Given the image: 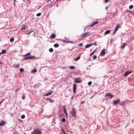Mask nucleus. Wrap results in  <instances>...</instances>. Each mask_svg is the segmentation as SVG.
<instances>
[{
  "label": "nucleus",
  "mask_w": 134,
  "mask_h": 134,
  "mask_svg": "<svg viewBox=\"0 0 134 134\" xmlns=\"http://www.w3.org/2000/svg\"><path fill=\"white\" fill-rule=\"evenodd\" d=\"M31 134H42L41 132L37 129H35L31 133Z\"/></svg>",
  "instance_id": "nucleus-1"
},
{
  "label": "nucleus",
  "mask_w": 134,
  "mask_h": 134,
  "mask_svg": "<svg viewBox=\"0 0 134 134\" xmlns=\"http://www.w3.org/2000/svg\"><path fill=\"white\" fill-rule=\"evenodd\" d=\"M70 113L72 116L74 117H76V111L75 108H73L70 112Z\"/></svg>",
  "instance_id": "nucleus-2"
},
{
  "label": "nucleus",
  "mask_w": 134,
  "mask_h": 134,
  "mask_svg": "<svg viewBox=\"0 0 134 134\" xmlns=\"http://www.w3.org/2000/svg\"><path fill=\"white\" fill-rule=\"evenodd\" d=\"M74 81L76 83H80L81 82V80L80 78H76L75 79Z\"/></svg>",
  "instance_id": "nucleus-3"
},
{
  "label": "nucleus",
  "mask_w": 134,
  "mask_h": 134,
  "mask_svg": "<svg viewBox=\"0 0 134 134\" xmlns=\"http://www.w3.org/2000/svg\"><path fill=\"white\" fill-rule=\"evenodd\" d=\"M35 58V57L34 56H31L28 57H26L24 58L23 59L24 60H28L29 59H34Z\"/></svg>",
  "instance_id": "nucleus-4"
},
{
  "label": "nucleus",
  "mask_w": 134,
  "mask_h": 134,
  "mask_svg": "<svg viewBox=\"0 0 134 134\" xmlns=\"http://www.w3.org/2000/svg\"><path fill=\"white\" fill-rule=\"evenodd\" d=\"M120 102V100L119 99H118L117 100L113 101V104H114V105H116L118 104V103Z\"/></svg>",
  "instance_id": "nucleus-5"
},
{
  "label": "nucleus",
  "mask_w": 134,
  "mask_h": 134,
  "mask_svg": "<svg viewBox=\"0 0 134 134\" xmlns=\"http://www.w3.org/2000/svg\"><path fill=\"white\" fill-rule=\"evenodd\" d=\"M88 32L85 33L84 34L82 35L81 36L82 39L86 38L87 37V34H88Z\"/></svg>",
  "instance_id": "nucleus-6"
},
{
  "label": "nucleus",
  "mask_w": 134,
  "mask_h": 134,
  "mask_svg": "<svg viewBox=\"0 0 134 134\" xmlns=\"http://www.w3.org/2000/svg\"><path fill=\"white\" fill-rule=\"evenodd\" d=\"M105 96H109L110 98H112L114 97V95H111L110 93H108L106 94Z\"/></svg>",
  "instance_id": "nucleus-7"
},
{
  "label": "nucleus",
  "mask_w": 134,
  "mask_h": 134,
  "mask_svg": "<svg viewBox=\"0 0 134 134\" xmlns=\"http://www.w3.org/2000/svg\"><path fill=\"white\" fill-rule=\"evenodd\" d=\"M132 72V71H130L126 72L124 74V76H127L128 75L130 74Z\"/></svg>",
  "instance_id": "nucleus-8"
},
{
  "label": "nucleus",
  "mask_w": 134,
  "mask_h": 134,
  "mask_svg": "<svg viewBox=\"0 0 134 134\" xmlns=\"http://www.w3.org/2000/svg\"><path fill=\"white\" fill-rule=\"evenodd\" d=\"M105 54V49H103L101 52L100 55L101 56H103Z\"/></svg>",
  "instance_id": "nucleus-9"
},
{
  "label": "nucleus",
  "mask_w": 134,
  "mask_h": 134,
  "mask_svg": "<svg viewBox=\"0 0 134 134\" xmlns=\"http://www.w3.org/2000/svg\"><path fill=\"white\" fill-rule=\"evenodd\" d=\"M76 85L75 83H74L73 85V92H76Z\"/></svg>",
  "instance_id": "nucleus-10"
},
{
  "label": "nucleus",
  "mask_w": 134,
  "mask_h": 134,
  "mask_svg": "<svg viewBox=\"0 0 134 134\" xmlns=\"http://www.w3.org/2000/svg\"><path fill=\"white\" fill-rule=\"evenodd\" d=\"M93 44V43H91L86 45L85 46V47L86 48H87L90 47Z\"/></svg>",
  "instance_id": "nucleus-11"
},
{
  "label": "nucleus",
  "mask_w": 134,
  "mask_h": 134,
  "mask_svg": "<svg viewBox=\"0 0 134 134\" xmlns=\"http://www.w3.org/2000/svg\"><path fill=\"white\" fill-rule=\"evenodd\" d=\"M5 123V121H1L0 123V126H4V125Z\"/></svg>",
  "instance_id": "nucleus-12"
},
{
  "label": "nucleus",
  "mask_w": 134,
  "mask_h": 134,
  "mask_svg": "<svg viewBox=\"0 0 134 134\" xmlns=\"http://www.w3.org/2000/svg\"><path fill=\"white\" fill-rule=\"evenodd\" d=\"M55 35L54 34H52L51 35V36H50V38H55Z\"/></svg>",
  "instance_id": "nucleus-13"
},
{
  "label": "nucleus",
  "mask_w": 134,
  "mask_h": 134,
  "mask_svg": "<svg viewBox=\"0 0 134 134\" xmlns=\"http://www.w3.org/2000/svg\"><path fill=\"white\" fill-rule=\"evenodd\" d=\"M62 131L61 132L60 134H67L66 132L64 131L63 129L61 127Z\"/></svg>",
  "instance_id": "nucleus-14"
},
{
  "label": "nucleus",
  "mask_w": 134,
  "mask_h": 134,
  "mask_svg": "<svg viewBox=\"0 0 134 134\" xmlns=\"http://www.w3.org/2000/svg\"><path fill=\"white\" fill-rule=\"evenodd\" d=\"M110 32V30H107L105 32L104 34L105 35H107L109 34Z\"/></svg>",
  "instance_id": "nucleus-15"
},
{
  "label": "nucleus",
  "mask_w": 134,
  "mask_h": 134,
  "mask_svg": "<svg viewBox=\"0 0 134 134\" xmlns=\"http://www.w3.org/2000/svg\"><path fill=\"white\" fill-rule=\"evenodd\" d=\"M6 52V51L5 50H3L2 51V52L0 53V55H1L2 54H4Z\"/></svg>",
  "instance_id": "nucleus-16"
},
{
  "label": "nucleus",
  "mask_w": 134,
  "mask_h": 134,
  "mask_svg": "<svg viewBox=\"0 0 134 134\" xmlns=\"http://www.w3.org/2000/svg\"><path fill=\"white\" fill-rule=\"evenodd\" d=\"M63 109V110L64 112V113L65 115L68 114V113H67L66 109H65V107H64Z\"/></svg>",
  "instance_id": "nucleus-17"
},
{
  "label": "nucleus",
  "mask_w": 134,
  "mask_h": 134,
  "mask_svg": "<svg viewBox=\"0 0 134 134\" xmlns=\"http://www.w3.org/2000/svg\"><path fill=\"white\" fill-rule=\"evenodd\" d=\"M36 71L37 70L35 68L33 70H32L31 71V72L33 73H35L36 72Z\"/></svg>",
  "instance_id": "nucleus-18"
},
{
  "label": "nucleus",
  "mask_w": 134,
  "mask_h": 134,
  "mask_svg": "<svg viewBox=\"0 0 134 134\" xmlns=\"http://www.w3.org/2000/svg\"><path fill=\"white\" fill-rule=\"evenodd\" d=\"M98 23V22L97 21H96L94 22L92 25L91 26V27L93 26L94 25L97 24Z\"/></svg>",
  "instance_id": "nucleus-19"
},
{
  "label": "nucleus",
  "mask_w": 134,
  "mask_h": 134,
  "mask_svg": "<svg viewBox=\"0 0 134 134\" xmlns=\"http://www.w3.org/2000/svg\"><path fill=\"white\" fill-rule=\"evenodd\" d=\"M126 46V43H123V44L121 46V47L122 48H124L125 47V46Z\"/></svg>",
  "instance_id": "nucleus-20"
},
{
  "label": "nucleus",
  "mask_w": 134,
  "mask_h": 134,
  "mask_svg": "<svg viewBox=\"0 0 134 134\" xmlns=\"http://www.w3.org/2000/svg\"><path fill=\"white\" fill-rule=\"evenodd\" d=\"M120 26V24H117L116 26V27L115 29L116 30V29H118V30L119 27Z\"/></svg>",
  "instance_id": "nucleus-21"
},
{
  "label": "nucleus",
  "mask_w": 134,
  "mask_h": 134,
  "mask_svg": "<svg viewBox=\"0 0 134 134\" xmlns=\"http://www.w3.org/2000/svg\"><path fill=\"white\" fill-rule=\"evenodd\" d=\"M47 100L48 101H50V102H52V103L53 102V100L51 99L50 98H47Z\"/></svg>",
  "instance_id": "nucleus-22"
},
{
  "label": "nucleus",
  "mask_w": 134,
  "mask_h": 134,
  "mask_svg": "<svg viewBox=\"0 0 134 134\" xmlns=\"http://www.w3.org/2000/svg\"><path fill=\"white\" fill-rule=\"evenodd\" d=\"M80 56H79V57H77V58H75L74 59V60L75 61H77V60H79L80 58Z\"/></svg>",
  "instance_id": "nucleus-23"
},
{
  "label": "nucleus",
  "mask_w": 134,
  "mask_h": 134,
  "mask_svg": "<svg viewBox=\"0 0 134 134\" xmlns=\"http://www.w3.org/2000/svg\"><path fill=\"white\" fill-rule=\"evenodd\" d=\"M52 92H50L49 93H48L45 94L46 96H48L49 95H50L52 94Z\"/></svg>",
  "instance_id": "nucleus-24"
},
{
  "label": "nucleus",
  "mask_w": 134,
  "mask_h": 134,
  "mask_svg": "<svg viewBox=\"0 0 134 134\" xmlns=\"http://www.w3.org/2000/svg\"><path fill=\"white\" fill-rule=\"evenodd\" d=\"M25 26H23L20 29V30H24L25 29Z\"/></svg>",
  "instance_id": "nucleus-25"
},
{
  "label": "nucleus",
  "mask_w": 134,
  "mask_h": 134,
  "mask_svg": "<svg viewBox=\"0 0 134 134\" xmlns=\"http://www.w3.org/2000/svg\"><path fill=\"white\" fill-rule=\"evenodd\" d=\"M54 46L55 47H58L59 46V44L57 43H56L54 44Z\"/></svg>",
  "instance_id": "nucleus-26"
},
{
  "label": "nucleus",
  "mask_w": 134,
  "mask_h": 134,
  "mask_svg": "<svg viewBox=\"0 0 134 134\" xmlns=\"http://www.w3.org/2000/svg\"><path fill=\"white\" fill-rule=\"evenodd\" d=\"M30 55H31L30 53V52H29V53H28L26 54H25L24 55V56H25V57H26L27 56Z\"/></svg>",
  "instance_id": "nucleus-27"
},
{
  "label": "nucleus",
  "mask_w": 134,
  "mask_h": 134,
  "mask_svg": "<svg viewBox=\"0 0 134 134\" xmlns=\"http://www.w3.org/2000/svg\"><path fill=\"white\" fill-rule=\"evenodd\" d=\"M70 69H74L75 68V67L74 66H70Z\"/></svg>",
  "instance_id": "nucleus-28"
},
{
  "label": "nucleus",
  "mask_w": 134,
  "mask_h": 134,
  "mask_svg": "<svg viewBox=\"0 0 134 134\" xmlns=\"http://www.w3.org/2000/svg\"><path fill=\"white\" fill-rule=\"evenodd\" d=\"M96 49L94 50L92 52L90 55V56L93 55L95 53V51H96Z\"/></svg>",
  "instance_id": "nucleus-29"
},
{
  "label": "nucleus",
  "mask_w": 134,
  "mask_h": 134,
  "mask_svg": "<svg viewBox=\"0 0 134 134\" xmlns=\"http://www.w3.org/2000/svg\"><path fill=\"white\" fill-rule=\"evenodd\" d=\"M14 39L13 38H11L10 40V42H12L14 41Z\"/></svg>",
  "instance_id": "nucleus-30"
},
{
  "label": "nucleus",
  "mask_w": 134,
  "mask_h": 134,
  "mask_svg": "<svg viewBox=\"0 0 134 134\" xmlns=\"http://www.w3.org/2000/svg\"><path fill=\"white\" fill-rule=\"evenodd\" d=\"M49 51L51 52H52L53 51V49L52 48H50L49 49Z\"/></svg>",
  "instance_id": "nucleus-31"
},
{
  "label": "nucleus",
  "mask_w": 134,
  "mask_h": 134,
  "mask_svg": "<svg viewBox=\"0 0 134 134\" xmlns=\"http://www.w3.org/2000/svg\"><path fill=\"white\" fill-rule=\"evenodd\" d=\"M20 71L21 72H23L24 71V69L22 68H20Z\"/></svg>",
  "instance_id": "nucleus-32"
},
{
  "label": "nucleus",
  "mask_w": 134,
  "mask_h": 134,
  "mask_svg": "<svg viewBox=\"0 0 134 134\" xmlns=\"http://www.w3.org/2000/svg\"><path fill=\"white\" fill-rule=\"evenodd\" d=\"M25 115H22L21 116V118L22 119H24L25 118Z\"/></svg>",
  "instance_id": "nucleus-33"
},
{
  "label": "nucleus",
  "mask_w": 134,
  "mask_h": 134,
  "mask_svg": "<svg viewBox=\"0 0 134 134\" xmlns=\"http://www.w3.org/2000/svg\"><path fill=\"white\" fill-rule=\"evenodd\" d=\"M133 6L132 5H130L129 7V8L130 9H131L133 8Z\"/></svg>",
  "instance_id": "nucleus-34"
},
{
  "label": "nucleus",
  "mask_w": 134,
  "mask_h": 134,
  "mask_svg": "<svg viewBox=\"0 0 134 134\" xmlns=\"http://www.w3.org/2000/svg\"><path fill=\"white\" fill-rule=\"evenodd\" d=\"M97 58V56L96 55H94L93 57V59L94 60L96 59Z\"/></svg>",
  "instance_id": "nucleus-35"
},
{
  "label": "nucleus",
  "mask_w": 134,
  "mask_h": 134,
  "mask_svg": "<svg viewBox=\"0 0 134 134\" xmlns=\"http://www.w3.org/2000/svg\"><path fill=\"white\" fill-rule=\"evenodd\" d=\"M62 121L63 122H64L65 121V118H63L62 119Z\"/></svg>",
  "instance_id": "nucleus-36"
},
{
  "label": "nucleus",
  "mask_w": 134,
  "mask_h": 134,
  "mask_svg": "<svg viewBox=\"0 0 134 134\" xmlns=\"http://www.w3.org/2000/svg\"><path fill=\"white\" fill-rule=\"evenodd\" d=\"M41 15V13H39L37 14L36 16H40Z\"/></svg>",
  "instance_id": "nucleus-37"
},
{
  "label": "nucleus",
  "mask_w": 134,
  "mask_h": 134,
  "mask_svg": "<svg viewBox=\"0 0 134 134\" xmlns=\"http://www.w3.org/2000/svg\"><path fill=\"white\" fill-rule=\"evenodd\" d=\"M92 82L91 81H90L88 83V85H91L92 84Z\"/></svg>",
  "instance_id": "nucleus-38"
},
{
  "label": "nucleus",
  "mask_w": 134,
  "mask_h": 134,
  "mask_svg": "<svg viewBox=\"0 0 134 134\" xmlns=\"http://www.w3.org/2000/svg\"><path fill=\"white\" fill-rule=\"evenodd\" d=\"M118 30V29H116V30L115 29V30L114 31V32H113V34H114V33H115V32H116V31H117Z\"/></svg>",
  "instance_id": "nucleus-39"
},
{
  "label": "nucleus",
  "mask_w": 134,
  "mask_h": 134,
  "mask_svg": "<svg viewBox=\"0 0 134 134\" xmlns=\"http://www.w3.org/2000/svg\"><path fill=\"white\" fill-rule=\"evenodd\" d=\"M19 66V64H18L14 66V67L15 68H17Z\"/></svg>",
  "instance_id": "nucleus-40"
},
{
  "label": "nucleus",
  "mask_w": 134,
  "mask_h": 134,
  "mask_svg": "<svg viewBox=\"0 0 134 134\" xmlns=\"http://www.w3.org/2000/svg\"><path fill=\"white\" fill-rule=\"evenodd\" d=\"M109 0H105V2L106 3H107L109 1Z\"/></svg>",
  "instance_id": "nucleus-41"
},
{
  "label": "nucleus",
  "mask_w": 134,
  "mask_h": 134,
  "mask_svg": "<svg viewBox=\"0 0 134 134\" xmlns=\"http://www.w3.org/2000/svg\"><path fill=\"white\" fill-rule=\"evenodd\" d=\"M25 98V97L24 96H22V99H24Z\"/></svg>",
  "instance_id": "nucleus-42"
},
{
  "label": "nucleus",
  "mask_w": 134,
  "mask_h": 134,
  "mask_svg": "<svg viewBox=\"0 0 134 134\" xmlns=\"http://www.w3.org/2000/svg\"><path fill=\"white\" fill-rule=\"evenodd\" d=\"M31 32H32V31H30L29 32H28L27 33V35H30V34H31Z\"/></svg>",
  "instance_id": "nucleus-43"
},
{
  "label": "nucleus",
  "mask_w": 134,
  "mask_h": 134,
  "mask_svg": "<svg viewBox=\"0 0 134 134\" xmlns=\"http://www.w3.org/2000/svg\"><path fill=\"white\" fill-rule=\"evenodd\" d=\"M62 42H66V41H65V40H62Z\"/></svg>",
  "instance_id": "nucleus-44"
},
{
  "label": "nucleus",
  "mask_w": 134,
  "mask_h": 134,
  "mask_svg": "<svg viewBox=\"0 0 134 134\" xmlns=\"http://www.w3.org/2000/svg\"><path fill=\"white\" fill-rule=\"evenodd\" d=\"M93 43V44H94V45L96 46H97V44H96V43L95 42Z\"/></svg>",
  "instance_id": "nucleus-45"
},
{
  "label": "nucleus",
  "mask_w": 134,
  "mask_h": 134,
  "mask_svg": "<svg viewBox=\"0 0 134 134\" xmlns=\"http://www.w3.org/2000/svg\"><path fill=\"white\" fill-rule=\"evenodd\" d=\"M82 43H80V44H79V46H81L82 45Z\"/></svg>",
  "instance_id": "nucleus-46"
},
{
  "label": "nucleus",
  "mask_w": 134,
  "mask_h": 134,
  "mask_svg": "<svg viewBox=\"0 0 134 134\" xmlns=\"http://www.w3.org/2000/svg\"><path fill=\"white\" fill-rule=\"evenodd\" d=\"M19 89H20V88H19L17 89H16V92L19 90Z\"/></svg>",
  "instance_id": "nucleus-47"
},
{
  "label": "nucleus",
  "mask_w": 134,
  "mask_h": 134,
  "mask_svg": "<svg viewBox=\"0 0 134 134\" xmlns=\"http://www.w3.org/2000/svg\"><path fill=\"white\" fill-rule=\"evenodd\" d=\"M108 8V7H106L105 8V9L106 10H107Z\"/></svg>",
  "instance_id": "nucleus-48"
},
{
  "label": "nucleus",
  "mask_w": 134,
  "mask_h": 134,
  "mask_svg": "<svg viewBox=\"0 0 134 134\" xmlns=\"http://www.w3.org/2000/svg\"><path fill=\"white\" fill-rule=\"evenodd\" d=\"M66 118H68V114L66 115Z\"/></svg>",
  "instance_id": "nucleus-49"
},
{
  "label": "nucleus",
  "mask_w": 134,
  "mask_h": 134,
  "mask_svg": "<svg viewBox=\"0 0 134 134\" xmlns=\"http://www.w3.org/2000/svg\"><path fill=\"white\" fill-rule=\"evenodd\" d=\"M4 99H2L1 102H0V103H1L3 101Z\"/></svg>",
  "instance_id": "nucleus-50"
},
{
  "label": "nucleus",
  "mask_w": 134,
  "mask_h": 134,
  "mask_svg": "<svg viewBox=\"0 0 134 134\" xmlns=\"http://www.w3.org/2000/svg\"><path fill=\"white\" fill-rule=\"evenodd\" d=\"M16 0H14V4H15V2L16 1Z\"/></svg>",
  "instance_id": "nucleus-51"
},
{
  "label": "nucleus",
  "mask_w": 134,
  "mask_h": 134,
  "mask_svg": "<svg viewBox=\"0 0 134 134\" xmlns=\"http://www.w3.org/2000/svg\"><path fill=\"white\" fill-rule=\"evenodd\" d=\"M84 101H82V102H81V104H83V103H84Z\"/></svg>",
  "instance_id": "nucleus-52"
},
{
  "label": "nucleus",
  "mask_w": 134,
  "mask_h": 134,
  "mask_svg": "<svg viewBox=\"0 0 134 134\" xmlns=\"http://www.w3.org/2000/svg\"><path fill=\"white\" fill-rule=\"evenodd\" d=\"M133 14L134 15V13H133Z\"/></svg>",
  "instance_id": "nucleus-53"
},
{
  "label": "nucleus",
  "mask_w": 134,
  "mask_h": 134,
  "mask_svg": "<svg viewBox=\"0 0 134 134\" xmlns=\"http://www.w3.org/2000/svg\"><path fill=\"white\" fill-rule=\"evenodd\" d=\"M24 134H26V133H24Z\"/></svg>",
  "instance_id": "nucleus-54"
},
{
  "label": "nucleus",
  "mask_w": 134,
  "mask_h": 134,
  "mask_svg": "<svg viewBox=\"0 0 134 134\" xmlns=\"http://www.w3.org/2000/svg\"><path fill=\"white\" fill-rule=\"evenodd\" d=\"M1 63H0V64H1Z\"/></svg>",
  "instance_id": "nucleus-55"
}]
</instances>
